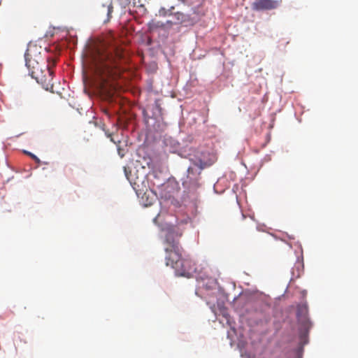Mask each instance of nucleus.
<instances>
[{
    "mask_svg": "<svg viewBox=\"0 0 358 358\" xmlns=\"http://www.w3.org/2000/svg\"><path fill=\"white\" fill-rule=\"evenodd\" d=\"M124 57L122 49L110 47L96 48L90 58L89 69L100 85H103L118 68V62Z\"/></svg>",
    "mask_w": 358,
    "mask_h": 358,
    "instance_id": "nucleus-1",
    "label": "nucleus"
},
{
    "mask_svg": "<svg viewBox=\"0 0 358 358\" xmlns=\"http://www.w3.org/2000/svg\"><path fill=\"white\" fill-rule=\"evenodd\" d=\"M106 8H107V20H109L110 18L111 17V14L113 11V4L111 2H110L108 4H107L106 6Z\"/></svg>",
    "mask_w": 358,
    "mask_h": 358,
    "instance_id": "nucleus-10",
    "label": "nucleus"
},
{
    "mask_svg": "<svg viewBox=\"0 0 358 358\" xmlns=\"http://www.w3.org/2000/svg\"><path fill=\"white\" fill-rule=\"evenodd\" d=\"M111 141H112L113 142H114L115 143H116V141H115L113 138H111Z\"/></svg>",
    "mask_w": 358,
    "mask_h": 358,
    "instance_id": "nucleus-14",
    "label": "nucleus"
},
{
    "mask_svg": "<svg viewBox=\"0 0 358 358\" xmlns=\"http://www.w3.org/2000/svg\"><path fill=\"white\" fill-rule=\"evenodd\" d=\"M189 218L184 219L177 223L176 226L167 228L165 236L166 265L170 266L175 271H181L180 262L185 257L183 249L180 245L179 239L182 236L184 228L182 227L188 223Z\"/></svg>",
    "mask_w": 358,
    "mask_h": 358,
    "instance_id": "nucleus-3",
    "label": "nucleus"
},
{
    "mask_svg": "<svg viewBox=\"0 0 358 358\" xmlns=\"http://www.w3.org/2000/svg\"><path fill=\"white\" fill-rule=\"evenodd\" d=\"M41 49V47L36 45H31L27 48L24 55L26 66L30 76L37 83L41 84L46 90H52L53 71L49 65L46 64V59L42 56Z\"/></svg>",
    "mask_w": 358,
    "mask_h": 358,
    "instance_id": "nucleus-2",
    "label": "nucleus"
},
{
    "mask_svg": "<svg viewBox=\"0 0 358 358\" xmlns=\"http://www.w3.org/2000/svg\"><path fill=\"white\" fill-rule=\"evenodd\" d=\"M201 169L202 167H189L187 176L182 180V185L189 189L198 187Z\"/></svg>",
    "mask_w": 358,
    "mask_h": 358,
    "instance_id": "nucleus-6",
    "label": "nucleus"
},
{
    "mask_svg": "<svg viewBox=\"0 0 358 358\" xmlns=\"http://www.w3.org/2000/svg\"><path fill=\"white\" fill-rule=\"evenodd\" d=\"M281 0H256L252 4V9L255 11L270 10L278 8Z\"/></svg>",
    "mask_w": 358,
    "mask_h": 358,
    "instance_id": "nucleus-8",
    "label": "nucleus"
},
{
    "mask_svg": "<svg viewBox=\"0 0 358 358\" xmlns=\"http://www.w3.org/2000/svg\"><path fill=\"white\" fill-rule=\"evenodd\" d=\"M156 107L159 109H160V105L159 103V101H156L155 103Z\"/></svg>",
    "mask_w": 358,
    "mask_h": 358,
    "instance_id": "nucleus-12",
    "label": "nucleus"
},
{
    "mask_svg": "<svg viewBox=\"0 0 358 358\" xmlns=\"http://www.w3.org/2000/svg\"><path fill=\"white\" fill-rule=\"evenodd\" d=\"M175 6H171L169 8L161 7L157 15L162 17H166L168 16H172L173 21L167 20L166 24L169 25L173 24H183L190 22V15L182 12L177 11L174 12Z\"/></svg>",
    "mask_w": 358,
    "mask_h": 358,
    "instance_id": "nucleus-5",
    "label": "nucleus"
},
{
    "mask_svg": "<svg viewBox=\"0 0 358 358\" xmlns=\"http://www.w3.org/2000/svg\"><path fill=\"white\" fill-rule=\"evenodd\" d=\"M165 24H166L165 23L162 22L161 21L156 20L155 19L152 20L148 23L149 29H152V30L159 29V28L164 29L165 27Z\"/></svg>",
    "mask_w": 358,
    "mask_h": 358,
    "instance_id": "nucleus-9",
    "label": "nucleus"
},
{
    "mask_svg": "<svg viewBox=\"0 0 358 358\" xmlns=\"http://www.w3.org/2000/svg\"><path fill=\"white\" fill-rule=\"evenodd\" d=\"M180 265L181 266V271H175L178 275L190 278L195 273L201 278L210 277L208 266L202 267L201 270H198V268L195 266L194 262L187 256H185Z\"/></svg>",
    "mask_w": 358,
    "mask_h": 358,
    "instance_id": "nucleus-4",
    "label": "nucleus"
},
{
    "mask_svg": "<svg viewBox=\"0 0 358 358\" xmlns=\"http://www.w3.org/2000/svg\"><path fill=\"white\" fill-rule=\"evenodd\" d=\"M24 152L27 155L30 156L36 163H38V164L41 163V160L35 155L32 154L31 152H27V151H25Z\"/></svg>",
    "mask_w": 358,
    "mask_h": 358,
    "instance_id": "nucleus-11",
    "label": "nucleus"
},
{
    "mask_svg": "<svg viewBox=\"0 0 358 358\" xmlns=\"http://www.w3.org/2000/svg\"><path fill=\"white\" fill-rule=\"evenodd\" d=\"M296 316L299 322L301 324L303 329L305 331V332L301 333L300 336L301 342H303V344H305L306 343V340L308 329L311 327L310 322L308 318V310L306 306H302L298 307Z\"/></svg>",
    "mask_w": 358,
    "mask_h": 358,
    "instance_id": "nucleus-7",
    "label": "nucleus"
},
{
    "mask_svg": "<svg viewBox=\"0 0 358 358\" xmlns=\"http://www.w3.org/2000/svg\"><path fill=\"white\" fill-rule=\"evenodd\" d=\"M179 1H180L182 3H184L185 4L187 3V0H178Z\"/></svg>",
    "mask_w": 358,
    "mask_h": 358,
    "instance_id": "nucleus-13",
    "label": "nucleus"
}]
</instances>
